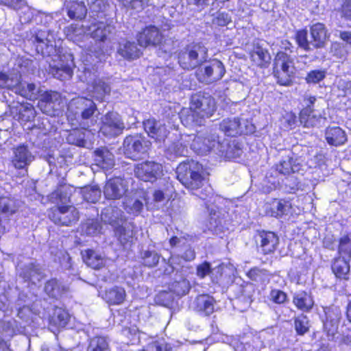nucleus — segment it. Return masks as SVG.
Segmentation results:
<instances>
[{"mask_svg": "<svg viewBox=\"0 0 351 351\" xmlns=\"http://www.w3.org/2000/svg\"><path fill=\"white\" fill-rule=\"evenodd\" d=\"M191 136V148L200 155L206 154L219 143L217 136L210 132H200L197 135Z\"/></svg>", "mask_w": 351, "mask_h": 351, "instance_id": "nucleus-10", "label": "nucleus"}, {"mask_svg": "<svg viewBox=\"0 0 351 351\" xmlns=\"http://www.w3.org/2000/svg\"><path fill=\"white\" fill-rule=\"evenodd\" d=\"M298 45L305 51L312 49L311 41L307 39V31L305 29L300 30L297 32L295 36Z\"/></svg>", "mask_w": 351, "mask_h": 351, "instance_id": "nucleus-59", "label": "nucleus"}, {"mask_svg": "<svg viewBox=\"0 0 351 351\" xmlns=\"http://www.w3.org/2000/svg\"><path fill=\"white\" fill-rule=\"evenodd\" d=\"M295 330L298 335H303L308 331L310 324L307 316L300 315L295 318Z\"/></svg>", "mask_w": 351, "mask_h": 351, "instance_id": "nucleus-50", "label": "nucleus"}, {"mask_svg": "<svg viewBox=\"0 0 351 351\" xmlns=\"http://www.w3.org/2000/svg\"><path fill=\"white\" fill-rule=\"evenodd\" d=\"M118 53L127 60H134L140 57L141 51L134 42L123 41L119 43Z\"/></svg>", "mask_w": 351, "mask_h": 351, "instance_id": "nucleus-31", "label": "nucleus"}, {"mask_svg": "<svg viewBox=\"0 0 351 351\" xmlns=\"http://www.w3.org/2000/svg\"><path fill=\"white\" fill-rule=\"evenodd\" d=\"M87 32L96 42L105 43L110 40L114 36V27L110 23L100 21L89 26Z\"/></svg>", "mask_w": 351, "mask_h": 351, "instance_id": "nucleus-17", "label": "nucleus"}, {"mask_svg": "<svg viewBox=\"0 0 351 351\" xmlns=\"http://www.w3.org/2000/svg\"><path fill=\"white\" fill-rule=\"evenodd\" d=\"M325 137L330 145L338 147L346 143L347 135L346 132L339 127H329L326 130Z\"/></svg>", "mask_w": 351, "mask_h": 351, "instance_id": "nucleus-28", "label": "nucleus"}, {"mask_svg": "<svg viewBox=\"0 0 351 351\" xmlns=\"http://www.w3.org/2000/svg\"><path fill=\"white\" fill-rule=\"evenodd\" d=\"M69 316L66 311L62 308H56L53 315L49 321V327L51 330L55 332L53 327L56 328L57 329L65 327L69 322Z\"/></svg>", "mask_w": 351, "mask_h": 351, "instance_id": "nucleus-41", "label": "nucleus"}, {"mask_svg": "<svg viewBox=\"0 0 351 351\" xmlns=\"http://www.w3.org/2000/svg\"><path fill=\"white\" fill-rule=\"evenodd\" d=\"M232 22L230 15L225 12H219L214 15L212 20L213 25L219 27H224Z\"/></svg>", "mask_w": 351, "mask_h": 351, "instance_id": "nucleus-54", "label": "nucleus"}, {"mask_svg": "<svg viewBox=\"0 0 351 351\" xmlns=\"http://www.w3.org/2000/svg\"><path fill=\"white\" fill-rule=\"evenodd\" d=\"M19 208V202L14 198L1 197L0 198V211L5 215H12Z\"/></svg>", "mask_w": 351, "mask_h": 351, "instance_id": "nucleus-45", "label": "nucleus"}, {"mask_svg": "<svg viewBox=\"0 0 351 351\" xmlns=\"http://www.w3.org/2000/svg\"><path fill=\"white\" fill-rule=\"evenodd\" d=\"M208 58L207 49L201 44L187 46L178 55V62L184 69H193Z\"/></svg>", "mask_w": 351, "mask_h": 351, "instance_id": "nucleus-5", "label": "nucleus"}, {"mask_svg": "<svg viewBox=\"0 0 351 351\" xmlns=\"http://www.w3.org/2000/svg\"><path fill=\"white\" fill-rule=\"evenodd\" d=\"M245 121L241 123L236 117L224 119L220 123V130L227 136H234L239 134L252 133L254 130V125H245Z\"/></svg>", "mask_w": 351, "mask_h": 351, "instance_id": "nucleus-15", "label": "nucleus"}, {"mask_svg": "<svg viewBox=\"0 0 351 351\" xmlns=\"http://www.w3.org/2000/svg\"><path fill=\"white\" fill-rule=\"evenodd\" d=\"M123 335L127 337L131 344H136L139 342V332L136 326L125 328L123 330Z\"/></svg>", "mask_w": 351, "mask_h": 351, "instance_id": "nucleus-62", "label": "nucleus"}, {"mask_svg": "<svg viewBox=\"0 0 351 351\" xmlns=\"http://www.w3.org/2000/svg\"><path fill=\"white\" fill-rule=\"evenodd\" d=\"M101 220L113 226H117L115 234L122 244H125L132 239V233L123 226L125 220L123 213L116 207L110 206L104 208L101 214Z\"/></svg>", "mask_w": 351, "mask_h": 351, "instance_id": "nucleus-6", "label": "nucleus"}, {"mask_svg": "<svg viewBox=\"0 0 351 351\" xmlns=\"http://www.w3.org/2000/svg\"><path fill=\"white\" fill-rule=\"evenodd\" d=\"M277 170L282 174L287 175L291 173H295L300 170L298 164H295V161L293 158H286L282 160L277 165Z\"/></svg>", "mask_w": 351, "mask_h": 351, "instance_id": "nucleus-48", "label": "nucleus"}, {"mask_svg": "<svg viewBox=\"0 0 351 351\" xmlns=\"http://www.w3.org/2000/svg\"><path fill=\"white\" fill-rule=\"evenodd\" d=\"M60 94L54 91H45L40 95L38 107L40 110L49 116H55L60 105Z\"/></svg>", "mask_w": 351, "mask_h": 351, "instance_id": "nucleus-18", "label": "nucleus"}, {"mask_svg": "<svg viewBox=\"0 0 351 351\" xmlns=\"http://www.w3.org/2000/svg\"><path fill=\"white\" fill-rule=\"evenodd\" d=\"M14 329L10 322L0 321V351H10L6 340L12 337Z\"/></svg>", "mask_w": 351, "mask_h": 351, "instance_id": "nucleus-44", "label": "nucleus"}, {"mask_svg": "<svg viewBox=\"0 0 351 351\" xmlns=\"http://www.w3.org/2000/svg\"><path fill=\"white\" fill-rule=\"evenodd\" d=\"M12 163L16 169H24L34 159L32 154L25 145H20L13 151Z\"/></svg>", "mask_w": 351, "mask_h": 351, "instance_id": "nucleus-24", "label": "nucleus"}, {"mask_svg": "<svg viewBox=\"0 0 351 351\" xmlns=\"http://www.w3.org/2000/svg\"><path fill=\"white\" fill-rule=\"evenodd\" d=\"M124 6L139 10L143 8L145 5L154 4L153 0H120Z\"/></svg>", "mask_w": 351, "mask_h": 351, "instance_id": "nucleus-61", "label": "nucleus"}, {"mask_svg": "<svg viewBox=\"0 0 351 351\" xmlns=\"http://www.w3.org/2000/svg\"><path fill=\"white\" fill-rule=\"evenodd\" d=\"M293 303L298 309L303 312L310 311L314 305V301L311 294L303 291L296 292L293 295Z\"/></svg>", "mask_w": 351, "mask_h": 351, "instance_id": "nucleus-30", "label": "nucleus"}, {"mask_svg": "<svg viewBox=\"0 0 351 351\" xmlns=\"http://www.w3.org/2000/svg\"><path fill=\"white\" fill-rule=\"evenodd\" d=\"M226 73L223 64L214 59L199 70L198 80L206 84H211L221 80Z\"/></svg>", "mask_w": 351, "mask_h": 351, "instance_id": "nucleus-9", "label": "nucleus"}, {"mask_svg": "<svg viewBox=\"0 0 351 351\" xmlns=\"http://www.w3.org/2000/svg\"><path fill=\"white\" fill-rule=\"evenodd\" d=\"M128 190L127 180L116 177L108 180L104 187V193L108 199H119Z\"/></svg>", "mask_w": 351, "mask_h": 351, "instance_id": "nucleus-19", "label": "nucleus"}, {"mask_svg": "<svg viewBox=\"0 0 351 351\" xmlns=\"http://www.w3.org/2000/svg\"><path fill=\"white\" fill-rule=\"evenodd\" d=\"M95 104L89 99L78 97L70 101L68 104V119H77L81 117L82 119H89L96 111Z\"/></svg>", "mask_w": 351, "mask_h": 351, "instance_id": "nucleus-7", "label": "nucleus"}, {"mask_svg": "<svg viewBox=\"0 0 351 351\" xmlns=\"http://www.w3.org/2000/svg\"><path fill=\"white\" fill-rule=\"evenodd\" d=\"M143 264L149 267H153L157 265L159 262L160 255L155 251H145L142 254Z\"/></svg>", "mask_w": 351, "mask_h": 351, "instance_id": "nucleus-53", "label": "nucleus"}, {"mask_svg": "<svg viewBox=\"0 0 351 351\" xmlns=\"http://www.w3.org/2000/svg\"><path fill=\"white\" fill-rule=\"evenodd\" d=\"M60 59L58 64H49V73L60 80L70 79L72 77L74 66L73 55H64Z\"/></svg>", "mask_w": 351, "mask_h": 351, "instance_id": "nucleus-16", "label": "nucleus"}, {"mask_svg": "<svg viewBox=\"0 0 351 351\" xmlns=\"http://www.w3.org/2000/svg\"><path fill=\"white\" fill-rule=\"evenodd\" d=\"M250 59L254 64L260 67H266L271 60L269 53L261 47H256L250 53Z\"/></svg>", "mask_w": 351, "mask_h": 351, "instance_id": "nucleus-38", "label": "nucleus"}, {"mask_svg": "<svg viewBox=\"0 0 351 351\" xmlns=\"http://www.w3.org/2000/svg\"><path fill=\"white\" fill-rule=\"evenodd\" d=\"M150 145V142L141 135L128 136L123 141V153L126 157L136 160L147 152Z\"/></svg>", "mask_w": 351, "mask_h": 351, "instance_id": "nucleus-8", "label": "nucleus"}, {"mask_svg": "<svg viewBox=\"0 0 351 351\" xmlns=\"http://www.w3.org/2000/svg\"><path fill=\"white\" fill-rule=\"evenodd\" d=\"M311 44L313 48L323 47L329 38L325 25L320 23H315L311 27Z\"/></svg>", "mask_w": 351, "mask_h": 351, "instance_id": "nucleus-27", "label": "nucleus"}, {"mask_svg": "<svg viewBox=\"0 0 351 351\" xmlns=\"http://www.w3.org/2000/svg\"><path fill=\"white\" fill-rule=\"evenodd\" d=\"M162 36L159 29L155 26L145 28L138 35L137 40L141 47L157 45L161 43Z\"/></svg>", "mask_w": 351, "mask_h": 351, "instance_id": "nucleus-23", "label": "nucleus"}, {"mask_svg": "<svg viewBox=\"0 0 351 351\" xmlns=\"http://www.w3.org/2000/svg\"><path fill=\"white\" fill-rule=\"evenodd\" d=\"M145 130L156 142H162L166 138L168 131L165 123L154 119H148L143 122Z\"/></svg>", "mask_w": 351, "mask_h": 351, "instance_id": "nucleus-20", "label": "nucleus"}, {"mask_svg": "<svg viewBox=\"0 0 351 351\" xmlns=\"http://www.w3.org/2000/svg\"><path fill=\"white\" fill-rule=\"evenodd\" d=\"M21 77L20 72L16 69H12L8 73L0 72V88L10 89L15 93Z\"/></svg>", "mask_w": 351, "mask_h": 351, "instance_id": "nucleus-29", "label": "nucleus"}, {"mask_svg": "<svg viewBox=\"0 0 351 351\" xmlns=\"http://www.w3.org/2000/svg\"><path fill=\"white\" fill-rule=\"evenodd\" d=\"M247 275L252 280L258 282H264L269 280L267 271L258 268H253L250 269L247 272Z\"/></svg>", "mask_w": 351, "mask_h": 351, "instance_id": "nucleus-55", "label": "nucleus"}, {"mask_svg": "<svg viewBox=\"0 0 351 351\" xmlns=\"http://www.w3.org/2000/svg\"><path fill=\"white\" fill-rule=\"evenodd\" d=\"M267 214L271 217H280L283 215H293V209L291 204L285 199H274L269 204V208L267 207Z\"/></svg>", "mask_w": 351, "mask_h": 351, "instance_id": "nucleus-25", "label": "nucleus"}, {"mask_svg": "<svg viewBox=\"0 0 351 351\" xmlns=\"http://www.w3.org/2000/svg\"><path fill=\"white\" fill-rule=\"evenodd\" d=\"M215 270H217V272L221 271V266L219 265L217 268L211 269L210 264L208 262H204L197 266V275L199 278H203L208 274L213 275Z\"/></svg>", "mask_w": 351, "mask_h": 351, "instance_id": "nucleus-60", "label": "nucleus"}, {"mask_svg": "<svg viewBox=\"0 0 351 351\" xmlns=\"http://www.w3.org/2000/svg\"><path fill=\"white\" fill-rule=\"evenodd\" d=\"M36 117V111L30 104L21 105L19 110V119L22 122H29L34 120Z\"/></svg>", "mask_w": 351, "mask_h": 351, "instance_id": "nucleus-49", "label": "nucleus"}, {"mask_svg": "<svg viewBox=\"0 0 351 351\" xmlns=\"http://www.w3.org/2000/svg\"><path fill=\"white\" fill-rule=\"evenodd\" d=\"M49 217L56 224L62 226L71 225L79 218L78 212L73 206H60L53 209Z\"/></svg>", "mask_w": 351, "mask_h": 351, "instance_id": "nucleus-11", "label": "nucleus"}, {"mask_svg": "<svg viewBox=\"0 0 351 351\" xmlns=\"http://www.w3.org/2000/svg\"><path fill=\"white\" fill-rule=\"evenodd\" d=\"M69 287L62 285L56 279H51L47 282L45 291L51 298H60L68 291Z\"/></svg>", "mask_w": 351, "mask_h": 351, "instance_id": "nucleus-35", "label": "nucleus"}, {"mask_svg": "<svg viewBox=\"0 0 351 351\" xmlns=\"http://www.w3.org/2000/svg\"><path fill=\"white\" fill-rule=\"evenodd\" d=\"M82 258L88 266L95 269H100L106 261L104 257L92 250H88L82 252Z\"/></svg>", "mask_w": 351, "mask_h": 351, "instance_id": "nucleus-36", "label": "nucleus"}, {"mask_svg": "<svg viewBox=\"0 0 351 351\" xmlns=\"http://www.w3.org/2000/svg\"><path fill=\"white\" fill-rule=\"evenodd\" d=\"M71 0H66L64 6L67 10L68 16L71 19H81L84 18L87 12V9L82 2H70Z\"/></svg>", "mask_w": 351, "mask_h": 351, "instance_id": "nucleus-37", "label": "nucleus"}, {"mask_svg": "<svg viewBox=\"0 0 351 351\" xmlns=\"http://www.w3.org/2000/svg\"><path fill=\"white\" fill-rule=\"evenodd\" d=\"M125 291L123 288L114 287L106 291L105 300L110 304L117 305L125 300Z\"/></svg>", "mask_w": 351, "mask_h": 351, "instance_id": "nucleus-42", "label": "nucleus"}, {"mask_svg": "<svg viewBox=\"0 0 351 351\" xmlns=\"http://www.w3.org/2000/svg\"><path fill=\"white\" fill-rule=\"evenodd\" d=\"M65 33L69 40L77 43L81 47H84L81 45V43L84 38H87V35L85 34V31L82 27L77 24H72L66 29Z\"/></svg>", "mask_w": 351, "mask_h": 351, "instance_id": "nucleus-39", "label": "nucleus"}, {"mask_svg": "<svg viewBox=\"0 0 351 351\" xmlns=\"http://www.w3.org/2000/svg\"><path fill=\"white\" fill-rule=\"evenodd\" d=\"M195 252L193 250L191 249V247H187L184 253L182 255L181 258L179 257V256L171 255L170 258L169 259L170 268L166 269L165 270V273L167 274H169L173 270L178 269V267L182 265V259L185 261H193L195 258Z\"/></svg>", "mask_w": 351, "mask_h": 351, "instance_id": "nucleus-34", "label": "nucleus"}, {"mask_svg": "<svg viewBox=\"0 0 351 351\" xmlns=\"http://www.w3.org/2000/svg\"><path fill=\"white\" fill-rule=\"evenodd\" d=\"M23 277L25 280H29L32 284L36 285L43 278V275L39 268L35 265H31L28 274H24Z\"/></svg>", "mask_w": 351, "mask_h": 351, "instance_id": "nucleus-57", "label": "nucleus"}, {"mask_svg": "<svg viewBox=\"0 0 351 351\" xmlns=\"http://www.w3.org/2000/svg\"><path fill=\"white\" fill-rule=\"evenodd\" d=\"M339 251L341 254H344V257H351V241L347 237L343 238L340 241Z\"/></svg>", "mask_w": 351, "mask_h": 351, "instance_id": "nucleus-64", "label": "nucleus"}, {"mask_svg": "<svg viewBox=\"0 0 351 351\" xmlns=\"http://www.w3.org/2000/svg\"><path fill=\"white\" fill-rule=\"evenodd\" d=\"M191 136L182 134L180 139L169 144L166 150V154L169 158L186 156L188 144L191 142Z\"/></svg>", "mask_w": 351, "mask_h": 351, "instance_id": "nucleus-22", "label": "nucleus"}, {"mask_svg": "<svg viewBox=\"0 0 351 351\" xmlns=\"http://www.w3.org/2000/svg\"><path fill=\"white\" fill-rule=\"evenodd\" d=\"M82 74L80 75L82 81L88 84L87 90L90 95L98 101H103L109 95L110 88L102 79L98 78L96 70L90 69L84 64Z\"/></svg>", "mask_w": 351, "mask_h": 351, "instance_id": "nucleus-4", "label": "nucleus"}, {"mask_svg": "<svg viewBox=\"0 0 351 351\" xmlns=\"http://www.w3.org/2000/svg\"><path fill=\"white\" fill-rule=\"evenodd\" d=\"M295 56L285 52H278L274 59V74L278 82L284 86H288L296 72L295 66Z\"/></svg>", "mask_w": 351, "mask_h": 351, "instance_id": "nucleus-3", "label": "nucleus"}, {"mask_svg": "<svg viewBox=\"0 0 351 351\" xmlns=\"http://www.w3.org/2000/svg\"><path fill=\"white\" fill-rule=\"evenodd\" d=\"M144 204L148 209L153 208L152 204L147 201L145 191L137 190L132 195L125 197L123 206L128 213L136 216L141 213Z\"/></svg>", "mask_w": 351, "mask_h": 351, "instance_id": "nucleus-12", "label": "nucleus"}, {"mask_svg": "<svg viewBox=\"0 0 351 351\" xmlns=\"http://www.w3.org/2000/svg\"><path fill=\"white\" fill-rule=\"evenodd\" d=\"M108 346V342L104 337H95L90 339L87 351H105Z\"/></svg>", "mask_w": 351, "mask_h": 351, "instance_id": "nucleus-52", "label": "nucleus"}, {"mask_svg": "<svg viewBox=\"0 0 351 351\" xmlns=\"http://www.w3.org/2000/svg\"><path fill=\"white\" fill-rule=\"evenodd\" d=\"M97 165L104 169L112 168L114 165L113 154L106 148L102 147L95 151Z\"/></svg>", "mask_w": 351, "mask_h": 351, "instance_id": "nucleus-32", "label": "nucleus"}, {"mask_svg": "<svg viewBox=\"0 0 351 351\" xmlns=\"http://www.w3.org/2000/svg\"><path fill=\"white\" fill-rule=\"evenodd\" d=\"M332 271L339 278L347 279L350 271V265L346 257H339L335 260L332 266Z\"/></svg>", "mask_w": 351, "mask_h": 351, "instance_id": "nucleus-43", "label": "nucleus"}, {"mask_svg": "<svg viewBox=\"0 0 351 351\" xmlns=\"http://www.w3.org/2000/svg\"><path fill=\"white\" fill-rule=\"evenodd\" d=\"M190 289L189 282L186 279L176 281L172 285V290L178 295H185Z\"/></svg>", "mask_w": 351, "mask_h": 351, "instance_id": "nucleus-58", "label": "nucleus"}, {"mask_svg": "<svg viewBox=\"0 0 351 351\" xmlns=\"http://www.w3.org/2000/svg\"><path fill=\"white\" fill-rule=\"evenodd\" d=\"M326 321L324 323V328L328 336L334 337L337 333L341 312L339 307L332 306L325 311Z\"/></svg>", "mask_w": 351, "mask_h": 351, "instance_id": "nucleus-21", "label": "nucleus"}, {"mask_svg": "<svg viewBox=\"0 0 351 351\" xmlns=\"http://www.w3.org/2000/svg\"><path fill=\"white\" fill-rule=\"evenodd\" d=\"M260 243L265 254L273 252L278 244V238L272 232H262L259 234Z\"/></svg>", "mask_w": 351, "mask_h": 351, "instance_id": "nucleus-33", "label": "nucleus"}, {"mask_svg": "<svg viewBox=\"0 0 351 351\" xmlns=\"http://www.w3.org/2000/svg\"><path fill=\"white\" fill-rule=\"evenodd\" d=\"M203 168L194 160L180 163L176 169L177 178L187 189L197 190L202 185Z\"/></svg>", "mask_w": 351, "mask_h": 351, "instance_id": "nucleus-2", "label": "nucleus"}, {"mask_svg": "<svg viewBox=\"0 0 351 351\" xmlns=\"http://www.w3.org/2000/svg\"><path fill=\"white\" fill-rule=\"evenodd\" d=\"M86 134L80 130H73L68 137V141L70 143L75 144L80 147H86V141L85 140Z\"/></svg>", "mask_w": 351, "mask_h": 351, "instance_id": "nucleus-56", "label": "nucleus"}, {"mask_svg": "<svg viewBox=\"0 0 351 351\" xmlns=\"http://www.w3.org/2000/svg\"><path fill=\"white\" fill-rule=\"evenodd\" d=\"M313 110L311 106L304 108L300 114V120L304 127H311L316 124L318 117L313 114Z\"/></svg>", "mask_w": 351, "mask_h": 351, "instance_id": "nucleus-46", "label": "nucleus"}, {"mask_svg": "<svg viewBox=\"0 0 351 351\" xmlns=\"http://www.w3.org/2000/svg\"><path fill=\"white\" fill-rule=\"evenodd\" d=\"M135 175L145 182H154L162 176V167L154 161L138 164L134 169Z\"/></svg>", "mask_w": 351, "mask_h": 351, "instance_id": "nucleus-13", "label": "nucleus"}, {"mask_svg": "<svg viewBox=\"0 0 351 351\" xmlns=\"http://www.w3.org/2000/svg\"><path fill=\"white\" fill-rule=\"evenodd\" d=\"M15 93L29 100L37 99L38 95L42 94L40 88H38L34 84H28L25 87L21 81L16 89H15Z\"/></svg>", "mask_w": 351, "mask_h": 351, "instance_id": "nucleus-40", "label": "nucleus"}, {"mask_svg": "<svg viewBox=\"0 0 351 351\" xmlns=\"http://www.w3.org/2000/svg\"><path fill=\"white\" fill-rule=\"evenodd\" d=\"M80 193L84 200L95 203L101 196V191L97 186H86L80 189Z\"/></svg>", "mask_w": 351, "mask_h": 351, "instance_id": "nucleus-47", "label": "nucleus"}, {"mask_svg": "<svg viewBox=\"0 0 351 351\" xmlns=\"http://www.w3.org/2000/svg\"><path fill=\"white\" fill-rule=\"evenodd\" d=\"M215 111V102L212 97L197 94L192 96L190 108L181 111L180 119L186 127L201 125L203 119L210 117Z\"/></svg>", "mask_w": 351, "mask_h": 351, "instance_id": "nucleus-1", "label": "nucleus"}, {"mask_svg": "<svg viewBox=\"0 0 351 351\" xmlns=\"http://www.w3.org/2000/svg\"><path fill=\"white\" fill-rule=\"evenodd\" d=\"M216 302L214 298L207 294L198 295L194 302V309L202 315L208 316L215 309Z\"/></svg>", "mask_w": 351, "mask_h": 351, "instance_id": "nucleus-26", "label": "nucleus"}, {"mask_svg": "<svg viewBox=\"0 0 351 351\" xmlns=\"http://www.w3.org/2000/svg\"><path fill=\"white\" fill-rule=\"evenodd\" d=\"M124 128V123L119 114L116 112H109L102 119L100 132L104 136L114 137L121 134Z\"/></svg>", "mask_w": 351, "mask_h": 351, "instance_id": "nucleus-14", "label": "nucleus"}, {"mask_svg": "<svg viewBox=\"0 0 351 351\" xmlns=\"http://www.w3.org/2000/svg\"><path fill=\"white\" fill-rule=\"evenodd\" d=\"M269 302L276 304H283L288 301L287 294L282 290L272 289L267 295Z\"/></svg>", "mask_w": 351, "mask_h": 351, "instance_id": "nucleus-51", "label": "nucleus"}, {"mask_svg": "<svg viewBox=\"0 0 351 351\" xmlns=\"http://www.w3.org/2000/svg\"><path fill=\"white\" fill-rule=\"evenodd\" d=\"M83 230L88 235H95L101 230V226L96 220H88L83 226Z\"/></svg>", "mask_w": 351, "mask_h": 351, "instance_id": "nucleus-63", "label": "nucleus"}]
</instances>
